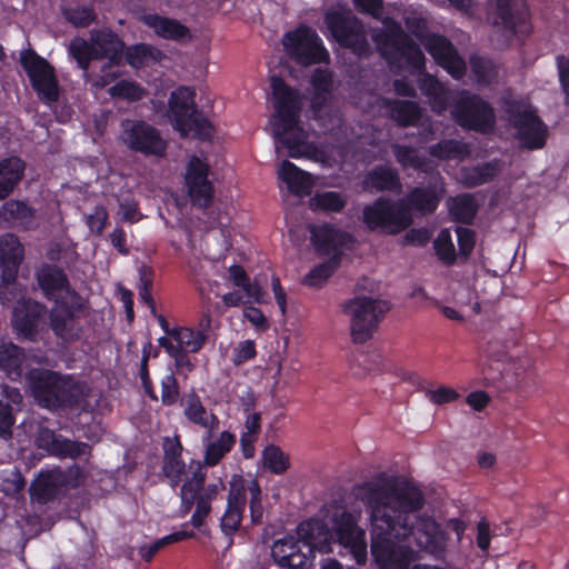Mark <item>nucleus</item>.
<instances>
[{
    "label": "nucleus",
    "instance_id": "f8f14e48",
    "mask_svg": "<svg viewBox=\"0 0 569 569\" xmlns=\"http://www.w3.org/2000/svg\"><path fill=\"white\" fill-rule=\"evenodd\" d=\"M120 140L136 152L144 156L163 157L167 141L160 131L143 120L123 119L120 123Z\"/></svg>",
    "mask_w": 569,
    "mask_h": 569
},
{
    "label": "nucleus",
    "instance_id": "b1692460",
    "mask_svg": "<svg viewBox=\"0 0 569 569\" xmlns=\"http://www.w3.org/2000/svg\"><path fill=\"white\" fill-rule=\"evenodd\" d=\"M311 240L320 253L333 254L338 258V251L347 248L353 241L348 232L335 229L328 224L310 227Z\"/></svg>",
    "mask_w": 569,
    "mask_h": 569
},
{
    "label": "nucleus",
    "instance_id": "a18cd8bd",
    "mask_svg": "<svg viewBox=\"0 0 569 569\" xmlns=\"http://www.w3.org/2000/svg\"><path fill=\"white\" fill-rule=\"evenodd\" d=\"M119 64L120 62L108 60L101 66L99 72H84L83 77L92 87L102 89L121 76V72L117 69Z\"/></svg>",
    "mask_w": 569,
    "mask_h": 569
},
{
    "label": "nucleus",
    "instance_id": "6e6d98bb",
    "mask_svg": "<svg viewBox=\"0 0 569 569\" xmlns=\"http://www.w3.org/2000/svg\"><path fill=\"white\" fill-rule=\"evenodd\" d=\"M246 486V493L250 496V516L253 523H260L263 518V507L261 505V488L257 480H251Z\"/></svg>",
    "mask_w": 569,
    "mask_h": 569
},
{
    "label": "nucleus",
    "instance_id": "72a5a7b5",
    "mask_svg": "<svg viewBox=\"0 0 569 569\" xmlns=\"http://www.w3.org/2000/svg\"><path fill=\"white\" fill-rule=\"evenodd\" d=\"M313 88L311 108L316 117L321 118V112L329 106L332 93V78L327 69H317L311 78Z\"/></svg>",
    "mask_w": 569,
    "mask_h": 569
},
{
    "label": "nucleus",
    "instance_id": "f257e3e1",
    "mask_svg": "<svg viewBox=\"0 0 569 569\" xmlns=\"http://www.w3.org/2000/svg\"><path fill=\"white\" fill-rule=\"evenodd\" d=\"M353 495L369 515L371 555L379 569L409 568L413 550L405 542L410 537L430 552L442 542L439 525L420 515L426 498L413 483L382 472L356 486Z\"/></svg>",
    "mask_w": 569,
    "mask_h": 569
},
{
    "label": "nucleus",
    "instance_id": "412c9836",
    "mask_svg": "<svg viewBox=\"0 0 569 569\" xmlns=\"http://www.w3.org/2000/svg\"><path fill=\"white\" fill-rule=\"evenodd\" d=\"M44 308L31 299H20L13 309L11 323L18 336L33 341L38 333L39 322Z\"/></svg>",
    "mask_w": 569,
    "mask_h": 569
},
{
    "label": "nucleus",
    "instance_id": "603ef678",
    "mask_svg": "<svg viewBox=\"0 0 569 569\" xmlns=\"http://www.w3.org/2000/svg\"><path fill=\"white\" fill-rule=\"evenodd\" d=\"M109 94L113 98L137 101L143 98L146 91L133 81L121 80L109 89Z\"/></svg>",
    "mask_w": 569,
    "mask_h": 569
},
{
    "label": "nucleus",
    "instance_id": "9d476101",
    "mask_svg": "<svg viewBox=\"0 0 569 569\" xmlns=\"http://www.w3.org/2000/svg\"><path fill=\"white\" fill-rule=\"evenodd\" d=\"M169 109L174 128L182 134L208 138L211 133L209 121L198 111L194 103V91L181 87L173 91L169 99Z\"/></svg>",
    "mask_w": 569,
    "mask_h": 569
},
{
    "label": "nucleus",
    "instance_id": "e433bc0d",
    "mask_svg": "<svg viewBox=\"0 0 569 569\" xmlns=\"http://www.w3.org/2000/svg\"><path fill=\"white\" fill-rule=\"evenodd\" d=\"M388 116L401 127L415 126L421 118L417 102L403 100H385Z\"/></svg>",
    "mask_w": 569,
    "mask_h": 569
},
{
    "label": "nucleus",
    "instance_id": "79ce46f5",
    "mask_svg": "<svg viewBox=\"0 0 569 569\" xmlns=\"http://www.w3.org/2000/svg\"><path fill=\"white\" fill-rule=\"evenodd\" d=\"M391 148L397 161L402 168H411L422 171L428 170V161L416 149L398 143L392 144Z\"/></svg>",
    "mask_w": 569,
    "mask_h": 569
},
{
    "label": "nucleus",
    "instance_id": "4468645a",
    "mask_svg": "<svg viewBox=\"0 0 569 569\" xmlns=\"http://www.w3.org/2000/svg\"><path fill=\"white\" fill-rule=\"evenodd\" d=\"M531 31V14L527 1L500 0V38L522 46Z\"/></svg>",
    "mask_w": 569,
    "mask_h": 569
},
{
    "label": "nucleus",
    "instance_id": "ea45409f",
    "mask_svg": "<svg viewBox=\"0 0 569 569\" xmlns=\"http://www.w3.org/2000/svg\"><path fill=\"white\" fill-rule=\"evenodd\" d=\"M419 88L429 98L435 111L441 112L447 109L450 100L449 92L436 78L423 74L419 81Z\"/></svg>",
    "mask_w": 569,
    "mask_h": 569
},
{
    "label": "nucleus",
    "instance_id": "cd10ccee",
    "mask_svg": "<svg viewBox=\"0 0 569 569\" xmlns=\"http://www.w3.org/2000/svg\"><path fill=\"white\" fill-rule=\"evenodd\" d=\"M183 415L193 425L204 429L211 436L219 428V419L202 405L200 397L191 391L182 401Z\"/></svg>",
    "mask_w": 569,
    "mask_h": 569
},
{
    "label": "nucleus",
    "instance_id": "c85d7f7f",
    "mask_svg": "<svg viewBox=\"0 0 569 569\" xmlns=\"http://www.w3.org/2000/svg\"><path fill=\"white\" fill-rule=\"evenodd\" d=\"M93 47L94 60L107 59L113 62H121L124 43L110 30L92 31L90 37Z\"/></svg>",
    "mask_w": 569,
    "mask_h": 569
},
{
    "label": "nucleus",
    "instance_id": "5fc2aeb1",
    "mask_svg": "<svg viewBox=\"0 0 569 569\" xmlns=\"http://www.w3.org/2000/svg\"><path fill=\"white\" fill-rule=\"evenodd\" d=\"M496 174L497 168L491 164H486L466 171L462 176V180L468 187H476L492 180Z\"/></svg>",
    "mask_w": 569,
    "mask_h": 569
},
{
    "label": "nucleus",
    "instance_id": "58836bf2",
    "mask_svg": "<svg viewBox=\"0 0 569 569\" xmlns=\"http://www.w3.org/2000/svg\"><path fill=\"white\" fill-rule=\"evenodd\" d=\"M365 187L368 190L399 192L401 190V182L395 169L380 167L366 176Z\"/></svg>",
    "mask_w": 569,
    "mask_h": 569
},
{
    "label": "nucleus",
    "instance_id": "09e8293b",
    "mask_svg": "<svg viewBox=\"0 0 569 569\" xmlns=\"http://www.w3.org/2000/svg\"><path fill=\"white\" fill-rule=\"evenodd\" d=\"M172 337L178 343L181 352H196L204 342V336L201 331H193L189 328H180L172 331Z\"/></svg>",
    "mask_w": 569,
    "mask_h": 569
},
{
    "label": "nucleus",
    "instance_id": "423d86ee",
    "mask_svg": "<svg viewBox=\"0 0 569 569\" xmlns=\"http://www.w3.org/2000/svg\"><path fill=\"white\" fill-rule=\"evenodd\" d=\"M343 311L349 317L350 335L355 343L371 339L380 321L389 311V303L375 296H356L345 302Z\"/></svg>",
    "mask_w": 569,
    "mask_h": 569
},
{
    "label": "nucleus",
    "instance_id": "9b49d317",
    "mask_svg": "<svg viewBox=\"0 0 569 569\" xmlns=\"http://www.w3.org/2000/svg\"><path fill=\"white\" fill-rule=\"evenodd\" d=\"M325 22L331 36L341 46L358 54L368 51L365 27L350 9L340 6L331 8L326 13Z\"/></svg>",
    "mask_w": 569,
    "mask_h": 569
},
{
    "label": "nucleus",
    "instance_id": "13d9d810",
    "mask_svg": "<svg viewBox=\"0 0 569 569\" xmlns=\"http://www.w3.org/2000/svg\"><path fill=\"white\" fill-rule=\"evenodd\" d=\"M16 419L12 413V406L0 400V438L8 441L12 438V427Z\"/></svg>",
    "mask_w": 569,
    "mask_h": 569
},
{
    "label": "nucleus",
    "instance_id": "69168bd1",
    "mask_svg": "<svg viewBox=\"0 0 569 569\" xmlns=\"http://www.w3.org/2000/svg\"><path fill=\"white\" fill-rule=\"evenodd\" d=\"M256 357V346L251 340L241 341L234 349V365L239 366Z\"/></svg>",
    "mask_w": 569,
    "mask_h": 569
},
{
    "label": "nucleus",
    "instance_id": "1a4fd4ad",
    "mask_svg": "<svg viewBox=\"0 0 569 569\" xmlns=\"http://www.w3.org/2000/svg\"><path fill=\"white\" fill-rule=\"evenodd\" d=\"M406 26L411 33L420 39L421 44L435 61L453 78L460 79L465 74L466 63L448 39L435 33L425 34L426 22L415 13L406 17Z\"/></svg>",
    "mask_w": 569,
    "mask_h": 569
},
{
    "label": "nucleus",
    "instance_id": "ddd939ff",
    "mask_svg": "<svg viewBox=\"0 0 569 569\" xmlns=\"http://www.w3.org/2000/svg\"><path fill=\"white\" fill-rule=\"evenodd\" d=\"M282 44L287 54L303 66L323 62L329 57L317 32L306 26L286 33Z\"/></svg>",
    "mask_w": 569,
    "mask_h": 569
},
{
    "label": "nucleus",
    "instance_id": "0eeeda50",
    "mask_svg": "<svg viewBox=\"0 0 569 569\" xmlns=\"http://www.w3.org/2000/svg\"><path fill=\"white\" fill-rule=\"evenodd\" d=\"M362 221L371 231L395 236L407 230L413 217L405 201L380 197L363 207Z\"/></svg>",
    "mask_w": 569,
    "mask_h": 569
},
{
    "label": "nucleus",
    "instance_id": "8fccbe9b",
    "mask_svg": "<svg viewBox=\"0 0 569 569\" xmlns=\"http://www.w3.org/2000/svg\"><path fill=\"white\" fill-rule=\"evenodd\" d=\"M430 153L440 159H458L467 154V147L457 140H443L432 146Z\"/></svg>",
    "mask_w": 569,
    "mask_h": 569
},
{
    "label": "nucleus",
    "instance_id": "c756f323",
    "mask_svg": "<svg viewBox=\"0 0 569 569\" xmlns=\"http://www.w3.org/2000/svg\"><path fill=\"white\" fill-rule=\"evenodd\" d=\"M62 479V469L41 472L30 487L31 497L41 503L54 499L66 488Z\"/></svg>",
    "mask_w": 569,
    "mask_h": 569
},
{
    "label": "nucleus",
    "instance_id": "774afa93",
    "mask_svg": "<svg viewBox=\"0 0 569 569\" xmlns=\"http://www.w3.org/2000/svg\"><path fill=\"white\" fill-rule=\"evenodd\" d=\"M456 232L458 236V243H459L460 252L463 256L469 254L475 246L473 231L468 228H465V227H458L456 229Z\"/></svg>",
    "mask_w": 569,
    "mask_h": 569
},
{
    "label": "nucleus",
    "instance_id": "7ed1b4c3",
    "mask_svg": "<svg viewBox=\"0 0 569 569\" xmlns=\"http://www.w3.org/2000/svg\"><path fill=\"white\" fill-rule=\"evenodd\" d=\"M501 117L519 149L535 151L543 149L549 138V128L528 96L511 90L500 93Z\"/></svg>",
    "mask_w": 569,
    "mask_h": 569
},
{
    "label": "nucleus",
    "instance_id": "39448f33",
    "mask_svg": "<svg viewBox=\"0 0 569 569\" xmlns=\"http://www.w3.org/2000/svg\"><path fill=\"white\" fill-rule=\"evenodd\" d=\"M28 379L38 403L49 409L80 405L88 393L84 383L49 370H33Z\"/></svg>",
    "mask_w": 569,
    "mask_h": 569
},
{
    "label": "nucleus",
    "instance_id": "aec40b11",
    "mask_svg": "<svg viewBox=\"0 0 569 569\" xmlns=\"http://www.w3.org/2000/svg\"><path fill=\"white\" fill-rule=\"evenodd\" d=\"M536 372L529 357L512 359L500 372V385L507 389H516L525 395L536 387Z\"/></svg>",
    "mask_w": 569,
    "mask_h": 569
},
{
    "label": "nucleus",
    "instance_id": "a878e982",
    "mask_svg": "<svg viewBox=\"0 0 569 569\" xmlns=\"http://www.w3.org/2000/svg\"><path fill=\"white\" fill-rule=\"evenodd\" d=\"M141 21L166 40L186 42L192 39L190 29L177 19L147 13L141 17Z\"/></svg>",
    "mask_w": 569,
    "mask_h": 569
},
{
    "label": "nucleus",
    "instance_id": "4d7b16f0",
    "mask_svg": "<svg viewBox=\"0 0 569 569\" xmlns=\"http://www.w3.org/2000/svg\"><path fill=\"white\" fill-rule=\"evenodd\" d=\"M435 248L439 259L446 263H452L456 259L455 247L450 232L448 230H441L435 240Z\"/></svg>",
    "mask_w": 569,
    "mask_h": 569
},
{
    "label": "nucleus",
    "instance_id": "680f3d73",
    "mask_svg": "<svg viewBox=\"0 0 569 569\" xmlns=\"http://www.w3.org/2000/svg\"><path fill=\"white\" fill-rule=\"evenodd\" d=\"M161 400L164 405H173L179 397L177 380L172 373L167 375L161 381Z\"/></svg>",
    "mask_w": 569,
    "mask_h": 569
},
{
    "label": "nucleus",
    "instance_id": "4be33fe9",
    "mask_svg": "<svg viewBox=\"0 0 569 569\" xmlns=\"http://www.w3.org/2000/svg\"><path fill=\"white\" fill-rule=\"evenodd\" d=\"M388 41L391 42V49L386 47L381 48L383 54L388 56L390 60L405 59L407 64L413 69H420L425 64V54L420 48L401 30L396 27L391 33L387 36Z\"/></svg>",
    "mask_w": 569,
    "mask_h": 569
},
{
    "label": "nucleus",
    "instance_id": "f704fd0d",
    "mask_svg": "<svg viewBox=\"0 0 569 569\" xmlns=\"http://www.w3.org/2000/svg\"><path fill=\"white\" fill-rule=\"evenodd\" d=\"M26 361L24 351L10 341L0 342V369L12 379L17 380L22 375Z\"/></svg>",
    "mask_w": 569,
    "mask_h": 569
},
{
    "label": "nucleus",
    "instance_id": "20e7f679",
    "mask_svg": "<svg viewBox=\"0 0 569 569\" xmlns=\"http://www.w3.org/2000/svg\"><path fill=\"white\" fill-rule=\"evenodd\" d=\"M299 539L286 537L274 541L271 550L273 559L281 567L301 568L313 550L329 552L331 535L320 521L309 520L298 527Z\"/></svg>",
    "mask_w": 569,
    "mask_h": 569
},
{
    "label": "nucleus",
    "instance_id": "2f4dec72",
    "mask_svg": "<svg viewBox=\"0 0 569 569\" xmlns=\"http://www.w3.org/2000/svg\"><path fill=\"white\" fill-rule=\"evenodd\" d=\"M279 178L287 184L289 191L303 197L311 192L313 179L310 173L299 169L288 160H283L278 169Z\"/></svg>",
    "mask_w": 569,
    "mask_h": 569
},
{
    "label": "nucleus",
    "instance_id": "c03bdc74",
    "mask_svg": "<svg viewBox=\"0 0 569 569\" xmlns=\"http://www.w3.org/2000/svg\"><path fill=\"white\" fill-rule=\"evenodd\" d=\"M236 438L229 431L220 433L219 438L207 446L204 461L209 466H216L221 458L231 450Z\"/></svg>",
    "mask_w": 569,
    "mask_h": 569
},
{
    "label": "nucleus",
    "instance_id": "6e6552de",
    "mask_svg": "<svg viewBox=\"0 0 569 569\" xmlns=\"http://www.w3.org/2000/svg\"><path fill=\"white\" fill-rule=\"evenodd\" d=\"M189 471L190 476H186L180 497L186 512H188L194 501H197V508L192 515L191 523L196 528H199L211 510L210 501L217 497L219 491L224 489V485L221 480H218L214 483L203 487L206 472L200 465H196L194 467L191 465Z\"/></svg>",
    "mask_w": 569,
    "mask_h": 569
},
{
    "label": "nucleus",
    "instance_id": "dca6fc26",
    "mask_svg": "<svg viewBox=\"0 0 569 569\" xmlns=\"http://www.w3.org/2000/svg\"><path fill=\"white\" fill-rule=\"evenodd\" d=\"M452 116L461 126L485 132L493 123V110L479 97L462 92L457 100Z\"/></svg>",
    "mask_w": 569,
    "mask_h": 569
},
{
    "label": "nucleus",
    "instance_id": "473e14b6",
    "mask_svg": "<svg viewBox=\"0 0 569 569\" xmlns=\"http://www.w3.org/2000/svg\"><path fill=\"white\" fill-rule=\"evenodd\" d=\"M67 305L58 303L50 312V327L57 337L64 341L79 338L80 328Z\"/></svg>",
    "mask_w": 569,
    "mask_h": 569
},
{
    "label": "nucleus",
    "instance_id": "a19ab883",
    "mask_svg": "<svg viewBox=\"0 0 569 569\" xmlns=\"http://www.w3.org/2000/svg\"><path fill=\"white\" fill-rule=\"evenodd\" d=\"M449 212L452 218L463 223H470L473 219L477 204L470 194H460L448 200Z\"/></svg>",
    "mask_w": 569,
    "mask_h": 569
},
{
    "label": "nucleus",
    "instance_id": "c9c22d12",
    "mask_svg": "<svg viewBox=\"0 0 569 569\" xmlns=\"http://www.w3.org/2000/svg\"><path fill=\"white\" fill-rule=\"evenodd\" d=\"M24 163L17 157L0 161V200L7 198L21 180Z\"/></svg>",
    "mask_w": 569,
    "mask_h": 569
},
{
    "label": "nucleus",
    "instance_id": "338daca9",
    "mask_svg": "<svg viewBox=\"0 0 569 569\" xmlns=\"http://www.w3.org/2000/svg\"><path fill=\"white\" fill-rule=\"evenodd\" d=\"M426 395L428 399L435 405H442L453 401L458 398V393L449 387H440L437 390H427Z\"/></svg>",
    "mask_w": 569,
    "mask_h": 569
},
{
    "label": "nucleus",
    "instance_id": "f3484780",
    "mask_svg": "<svg viewBox=\"0 0 569 569\" xmlns=\"http://www.w3.org/2000/svg\"><path fill=\"white\" fill-rule=\"evenodd\" d=\"M335 536L340 546L349 551L357 563L367 561V542L365 530L361 529L352 515L342 512L336 520Z\"/></svg>",
    "mask_w": 569,
    "mask_h": 569
},
{
    "label": "nucleus",
    "instance_id": "2eb2a0df",
    "mask_svg": "<svg viewBox=\"0 0 569 569\" xmlns=\"http://www.w3.org/2000/svg\"><path fill=\"white\" fill-rule=\"evenodd\" d=\"M20 62L39 98L44 102L57 101L59 90L52 67L33 51H23Z\"/></svg>",
    "mask_w": 569,
    "mask_h": 569
},
{
    "label": "nucleus",
    "instance_id": "7c9ffc66",
    "mask_svg": "<svg viewBox=\"0 0 569 569\" xmlns=\"http://www.w3.org/2000/svg\"><path fill=\"white\" fill-rule=\"evenodd\" d=\"M164 457L162 472L172 487H177L186 473V465L181 460V443L177 438H167L163 445Z\"/></svg>",
    "mask_w": 569,
    "mask_h": 569
},
{
    "label": "nucleus",
    "instance_id": "6ab92c4d",
    "mask_svg": "<svg viewBox=\"0 0 569 569\" xmlns=\"http://www.w3.org/2000/svg\"><path fill=\"white\" fill-rule=\"evenodd\" d=\"M209 166L192 157L186 169V186L192 204L207 208L213 198V187L208 179Z\"/></svg>",
    "mask_w": 569,
    "mask_h": 569
},
{
    "label": "nucleus",
    "instance_id": "bf43d9fd",
    "mask_svg": "<svg viewBox=\"0 0 569 569\" xmlns=\"http://www.w3.org/2000/svg\"><path fill=\"white\" fill-rule=\"evenodd\" d=\"M31 216V211L23 202L11 200L3 204L2 217L6 220H24Z\"/></svg>",
    "mask_w": 569,
    "mask_h": 569
},
{
    "label": "nucleus",
    "instance_id": "5701e85b",
    "mask_svg": "<svg viewBox=\"0 0 569 569\" xmlns=\"http://www.w3.org/2000/svg\"><path fill=\"white\" fill-rule=\"evenodd\" d=\"M34 441L39 449L59 457L78 458L88 455L90 450L87 443L64 439L46 427L38 429Z\"/></svg>",
    "mask_w": 569,
    "mask_h": 569
},
{
    "label": "nucleus",
    "instance_id": "0e129e2a",
    "mask_svg": "<svg viewBox=\"0 0 569 569\" xmlns=\"http://www.w3.org/2000/svg\"><path fill=\"white\" fill-rule=\"evenodd\" d=\"M108 220V212L103 207H97L93 213L87 217V224L91 232L101 234L106 222Z\"/></svg>",
    "mask_w": 569,
    "mask_h": 569
},
{
    "label": "nucleus",
    "instance_id": "4c0bfd02",
    "mask_svg": "<svg viewBox=\"0 0 569 569\" xmlns=\"http://www.w3.org/2000/svg\"><path fill=\"white\" fill-rule=\"evenodd\" d=\"M441 196L431 188H415L408 193L406 198L400 199L405 201L406 206L410 208V212L417 211L421 214L431 213L439 204Z\"/></svg>",
    "mask_w": 569,
    "mask_h": 569
},
{
    "label": "nucleus",
    "instance_id": "bb28decb",
    "mask_svg": "<svg viewBox=\"0 0 569 569\" xmlns=\"http://www.w3.org/2000/svg\"><path fill=\"white\" fill-rule=\"evenodd\" d=\"M23 259V248L19 239L12 233L0 238V268L3 278L10 282L17 278L18 268Z\"/></svg>",
    "mask_w": 569,
    "mask_h": 569
},
{
    "label": "nucleus",
    "instance_id": "37998d69",
    "mask_svg": "<svg viewBox=\"0 0 569 569\" xmlns=\"http://www.w3.org/2000/svg\"><path fill=\"white\" fill-rule=\"evenodd\" d=\"M161 57L162 52L159 49L143 43L129 47L126 50V60L134 68L158 61Z\"/></svg>",
    "mask_w": 569,
    "mask_h": 569
},
{
    "label": "nucleus",
    "instance_id": "a211bd4d",
    "mask_svg": "<svg viewBox=\"0 0 569 569\" xmlns=\"http://www.w3.org/2000/svg\"><path fill=\"white\" fill-rule=\"evenodd\" d=\"M37 281L44 295L58 303L80 307V297L70 289L63 271L53 266H44L37 272Z\"/></svg>",
    "mask_w": 569,
    "mask_h": 569
},
{
    "label": "nucleus",
    "instance_id": "e2e57ef3",
    "mask_svg": "<svg viewBox=\"0 0 569 569\" xmlns=\"http://www.w3.org/2000/svg\"><path fill=\"white\" fill-rule=\"evenodd\" d=\"M151 288V278L149 274V270L144 267L140 269V284H139V296L143 302H146L152 312H154V301L150 293Z\"/></svg>",
    "mask_w": 569,
    "mask_h": 569
},
{
    "label": "nucleus",
    "instance_id": "393cba45",
    "mask_svg": "<svg viewBox=\"0 0 569 569\" xmlns=\"http://www.w3.org/2000/svg\"><path fill=\"white\" fill-rule=\"evenodd\" d=\"M246 501L244 483L241 480L231 481L227 510L221 518V530L226 535L230 536L239 529Z\"/></svg>",
    "mask_w": 569,
    "mask_h": 569
},
{
    "label": "nucleus",
    "instance_id": "864d4df0",
    "mask_svg": "<svg viewBox=\"0 0 569 569\" xmlns=\"http://www.w3.org/2000/svg\"><path fill=\"white\" fill-rule=\"evenodd\" d=\"M338 263V258L332 257L330 260L319 264L306 276L305 283L312 287L321 286L335 272Z\"/></svg>",
    "mask_w": 569,
    "mask_h": 569
},
{
    "label": "nucleus",
    "instance_id": "de8ad7c7",
    "mask_svg": "<svg viewBox=\"0 0 569 569\" xmlns=\"http://www.w3.org/2000/svg\"><path fill=\"white\" fill-rule=\"evenodd\" d=\"M262 463L264 468L276 475L284 473L290 467L289 456L274 445L264 448Z\"/></svg>",
    "mask_w": 569,
    "mask_h": 569
},
{
    "label": "nucleus",
    "instance_id": "49530a36",
    "mask_svg": "<svg viewBox=\"0 0 569 569\" xmlns=\"http://www.w3.org/2000/svg\"><path fill=\"white\" fill-rule=\"evenodd\" d=\"M346 203V197L336 191L317 192L309 200L311 209L333 212L341 211L345 208Z\"/></svg>",
    "mask_w": 569,
    "mask_h": 569
},
{
    "label": "nucleus",
    "instance_id": "052dcab7",
    "mask_svg": "<svg viewBox=\"0 0 569 569\" xmlns=\"http://www.w3.org/2000/svg\"><path fill=\"white\" fill-rule=\"evenodd\" d=\"M66 18L76 27H87L96 18L92 9L82 7L66 11Z\"/></svg>",
    "mask_w": 569,
    "mask_h": 569
},
{
    "label": "nucleus",
    "instance_id": "3c124183",
    "mask_svg": "<svg viewBox=\"0 0 569 569\" xmlns=\"http://www.w3.org/2000/svg\"><path fill=\"white\" fill-rule=\"evenodd\" d=\"M69 52L72 58L78 62V66L88 71L89 63L93 58V47L91 41L88 42L83 39H74L71 41L69 46Z\"/></svg>",
    "mask_w": 569,
    "mask_h": 569
},
{
    "label": "nucleus",
    "instance_id": "f03ea898",
    "mask_svg": "<svg viewBox=\"0 0 569 569\" xmlns=\"http://www.w3.org/2000/svg\"><path fill=\"white\" fill-rule=\"evenodd\" d=\"M274 98V114L271 126L274 138L287 149L290 158H308L325 162L327 154L308 142L307 132L299 127L301 97L298 91L288 87L280 78H271Z\"/></svg>",
    "mask_w": 569,
    "mask_h": 569
}]
</instances>
